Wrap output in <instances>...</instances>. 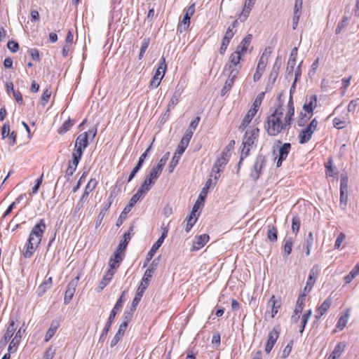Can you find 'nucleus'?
<instances>
[{
    "label": "nucleus",
    "mask_w": 359,
    "mask_h": 359,
    "mask_svg": "<svg viewBox=\"0 0 359 359\" xmlns=\"http://www.w3.org/2000/svg\"><path fill=\"white\" fill-rule=\"evenodd\" d=\"M300 221L299 219L296 216L293 217L292 220V230L294 233H297L299 229Z\"/></svg>",
    "instance_id": "56"
},
{
    "label": "nucleus",
    "mask_w": 359,
    "mask_h": 359,
    "mask_svg": "<svg viewBox=\"0 0 359 359\" xmlns=\"http://www.w3.org/2000/svg\"><path fill=\"white\" fill-rule=\"evenodd\" d=\"M46 229V224L43 219L34 226L26 244V250L22 252L24 257L30 258L33 255L41 241Z\"/></svg>",
    "instance_id": "2"
},
{
    "label": "nucleus",
    "mask_w": 359,
    "mask_h": 359,
    "mask_svg": "<svg viewBox=\"0 0 359 359\" xmlns=\"http://www.w3.org/2000/svg\"><path fill=\"white\" fill-rule=\"evenodd\" d=\"M88 133H83L80 134L75 142L74 151L72 153V156H74V162L77 161L78 158H81L83 150L88 145Z\"/></svg>",
    "instance_id": "8"
},
{
    "label": "nucleus",
    "mask_w": 359,
    "mask_h": 359,
    "mask_svg": "<svg viewBox=\"0 0 359 359\" xmlns=\"http://www.w3.org/2000/svg\"><path fill=\"white\" fill-rule=\"evenodd\" d=\"M50 95H51V90L50 89L47 88L43 91L42 97H41V104L43 106H45L48 103Z\"/></svg>",
    "instance_id": "54"
},
{
    "label": "nucleus",
    "mask_w": 359,
    "mask_h": 359,
    "mask_svg": "<svg viewBox=\"0 0 359 359\" xmlns=\"http://www.w3.org/2000/svg\"><path fill=\"white\" fill-rule=\"evenodd\" d=\"M125 294H126V292L123 291L122 292L121 297L118 298V299L116 302L114 308L112 309V310L109 314L108 320L102 330V332L101 334V338L105 337L107 334L108 332L109 331L111 323L115 318L116 315L118 313L119 310L122 308L123 304L125 301L124 300Z\"/></svg>",
    "instance_id": "7"
},
{
    "label": "nucleus",
    "mask_w": 359,
    "mask_h": 359,
    "mask_svg": "<svg viewBox=\"0 0 359 359\" xmlns=\"http://www.w3.org/2000/svg\"><path fill=\"white\" fill-rule=\"evenodd\" d=\"M279 337V329L273 327L268 334V339L265 346V352L269 353Z\"/></svg>",
    "instance_id": "14"
},
{
    "label": "nucleus",
    "mask_w": 359,
    "mask_h": 359,
    "mask_svg": "<svg viewBox=\"0 0 359 359\" xmlns=\"http://www.w3.org/2000/svg\"><path fill=\"white\" fill-rule=\"evenodd\" d=\"M166 69L165 60L164 57L161 59L159 67L156 70V72L150 82V86L151 88H157L163 78Z\"/></svg>",
    "instance_id": "11"
},
{
    "label": "nucleus",
    "mask_w": 359,
    "mask_h": 359,
    "mask_svg": "<svg viewBox=\"0 0 359 359\" xmlns=\"http://www.w3.org/2000/svg\"><path fill=\"white\" fill-rule=\"evenodd\" d=\"M264 55L265 54L263 53L262 55L261 56L257 64L255 73L254 74L253 80L255 82L260 79L264 71L265 70L267 63V58L264 59Z\"/></svg>",
    "instance_id": "18"
},
{
    "label": "nucleus",
    "mask_w": 359,
    "mask_h": 359,
    "mask_svg": "<svg viewBox=\"0 0 359 359\" xmlns=\"http://www.w3.org/2000/svg\"><path fill=\"white\" fill-rule=\"evenodd\" d=\"M198 208H199V203H198V201H196L195 203V204L194 205L192 211L187 219V226L185 228L186 232H189L191 230V229L193 227V226L194 225L197 218L196 217L195 219H194V217H196V212H197Z\"/></svg>",
    "instance_id": "26"
},
{
    "label": "nucleus",
    "mask_w": 359,
    "mask_h": 359,
    "mask_svg": "<svg viewBox=\"0 0 359 359\" xmlns=\"http://www.w3.org/2000/svg\"><path fill=\"white\" fill-rule=\"evenodd\" d=\"M15 330L16 327H15V322L14 320H12L9 323V325L1 340V342H3L4 344H6L7 341L9 339H11V338L13 337Z\"/></svg>",
    "instance_id": "30"
},
{
    "label": "nucleus",
    "mask_w": 359,
    "mask_h": 359,
    "mask_svg": "<svg viewBox=\"0 0 359 359\" xmlns=\"http://www.w3.org/2000/svg\"><path fill=\"white\" fill-rule=\"evenodd\" d=\"M181 156L182 155H179L177 154V152L175 151L172 160H171V162L170 163V165L168 166V172L170 173L172 172L175 168L177 166V165L178 164V162L181 158Z\"/></svg>",
    "instance_id": "50"
},
{
    "label": "nucleus",
    "mask_w": 359,
    "mask_h": 359,
    "mask_svg": "<svg viewBox=\"0 0 359 359\" xmlns=\"http://www.w3.org/2000/svg\"><path fill=\"white\" fill-rule=\"evenodd\" d=\"M230 69H231V71H230V73L229 74V76H228L227 79H231V81L234 82L236 78L237 77V76L238 74L239 68L238 67H232V68Z\"/></svg>",
    "instance_id": "58"
},
{
    "label": "nucleus",
    "mask_w": 359,
    "mask_h": 359,
    "mask_svg": "<svg viewBox=\"0 0 359 359\" xmlns=\"http://www.w3.org/2000/svg\"><path fill=\"white\" fill-rule=\"evenodd\" d=\"M255 0H246L241 14L239 15V20L244 22L248 17L250 11L252 10Z\"/></svg>",
    "instance_id": "25"
},
{
    "label": "nucleus",
    "mask_w": 359,
    "mask_h": 359,
    "mask_svg": "<svg viewBox=\"0 0 359 359\" xmlns=\"http://www.w3.org/2000/svg\"><path fill=\"white\" fill-rule=\"evenodd\" d=\"M74 160H75L74 156H72V161L69 163L68 168L66 170V176H67L68 177L73 175V174L74 173V172L76 170L77 165H78L81 158H78L77 161L76 163L74 162Z\"/></svg>",
    "instance_id": "40"
},
{
    "label": "nucleus",
    "mask_w": 359,
    "mask_h": 359,
    "mask_svg": "<svg viewBox=\"0 0 359 359\" xmlns=\"http://www.w3.org/2000/svg\"><path fill=\"white\" fill-rule=\"evenodd\" d=\"M284 243H285V244H284L283 254H284V256H288L289 255H290V253L292 252V244H293L292 238L290 237H286L284 239Z\"/></svg>",
    "instance_id": "46"
},
{
    "label": "nucleus",
    "mask_w": 359,
    "mask_h": 359,
    "mask_svg": "<svg viewBox=\"0 0 359 359\" xmlns=\"http://www.w3.org/2000/svg\"><path fill=\"white\" fill-rule=\"evenodd\" d=\"M72 126H73V123H72L70 119H68L67 121H65V123L62 124V126L58 130L59 134H60V135L65 134L70 129V128Z\"/></svg>",
    "instance_id": "52"
},
{
    "label": "nucleus",
    "mask_w": 359,
    "mask_h": 359,
    "mask_svg": "<svg viewBox=\"0 0 359 359\" xmlns=\"http://www.w3.org/2000/svg\"><path fill=\"white\" fill-rule=\"evenodd\" d=\"M280 93L278 97V104L274 111L267 117L265 129L267 134L270 136H276L278 134L287 132L292 126V121L287 119V116H284L281 109L283 102L280 100Z\"/></svg>",
    "instance_id": "1"
},
{
    "label": "nucleus",
    "mask_w": 359,
    "mask_h": 359,
    "mask_svg": "<svg viewBox=\"0 0 359 359\" xmlns=\"http://www.w3.org/2000/svg\"><path fill=\"white\" fill-rule=\"evenodd\" d=\"M183 92V88L182 86H180L179 85L177 86L176 90L171 97L167 107L166 113L170 112L171 109H173L176 104L178 103L179 100L180 98V96Z\"/></svg>",
    "instance_id": "19"
},
{
    "label": "nucleus",
    "mask_w": 359,
    "mask_h": 359,
    "mask_svg": "<svg viewBox=\"0 0 359 359\" xmlns=\"http://www.w3.org/2000/svg\"><path fill=\"white\" fill-rule=\"evenodd\" d=\"M332 300L331 298H327L323 304L316 309V318L319 319L321 318L330 309L332 304Z\"/></svg>",
    "instance_id": "24"
},
{
    "label": "nucleus",
    "mask_w": 359,
    "mask_h": 359,
    "mask_svg": "<svg viewBox=\"0 0 359 359\" xmlns=\"http://www.w3.org/2000/svg\"><path fill=\"white\" fill-rule=\"evenodd\" d=\"M10 133V125L7 123H4L1 129V135L4 139L8 137Z\"/></svg>",
    "instance_id": "63"
},
{
    "label": "nucleus",
    "mask_w": 359,
    "mask_h": 359,
    "mask_svg": "<svg viewBox=\"0 0 359 359\" xmlns=\"http://www.w3.org/2000/svg\"><path fill=\"white\" fill-rule=\"evenodd\" d=\"M292 345H293V341L291 340L287 344V345L285 347V348L283 351V358H286L290 355V353L292 351Z\"/></svg>",
    "instance_id": "62"
},
{
    "label": "nucleus",
    "mask_w": 359,
    "mask_h": 359,
    "mask_svg": "<svg viewBox=\"0 0 359 359\" xmlns=\"http://www.w3.org/2000/svg\"><path fill=\"white\" fill-rule=\"evenodd\" d=\"M264 95V93H262L257 95V97H256L255 100L254 101L251 108L257 109V111H258L259 107L262 102Z\"/></svg>",
    "instance_id": "57"
},
{
    "label": "nucleus",
    "mask_w": 359,
    "mask_h": 359,
    "mask_svg": "<svg viewBox=\"0 0 359 359\" xmlns=\"http://www.w3.org/2000/svg\"><path fill=\"white\" fill-rule=\"evenodd\" d=\"M159 262V257L154 259L151 264L149 266L148 269L144 272V276L142 278V280L141 281L140 285L137 290V292L136 294H140V300L141 299L142 294L144 292V290L147 289L149 279L152 277L154 271H156L157 266Z\"/></svg>",
    "instance_id": "6"
},
{
    "label": "nucleus",
    "mask_w": 359,
    "mask_h": 359,
    "mask_svg": "<svg viewBox=\"0 0 359 359\" xmlns=\"http://www.w3.org/2000/svg\"><path fill=\"white\" fill-rule=\"evenodd\" d=\"M346 347V344L344 342H339L338 343L331 354L332 355V358H339L341 353L344 351Z\"/></svg>",
    "instance_id": "41"
},
{
    "label": "nucleus",
    "mask_w": 359,
    "mask_h": 359,
    "mask_svg": "<svg viewBox=\"0 0 359 359\" xmlns=\"http://www.w3.org/2000/svg\"><path fill=\"white\" fill-rule=\"evenodd\" d=\"M21 338H22V329L20 328L15 334V337L10 342V344L8 347V351L15 352L17 349L16 347L19 344V342H20Z\"/></svg>",
    "instance_id": "33"
},
{
    "label": "nucleus",
    "mask_w": 359,
    "mask_h": 359,
    "mask_svg": "<svg viewBox=\"0 0 359 359\" xmlns=\"http://www.w3.org/2000/svg\"><path fill=\"white\" fill-rule=\"evenodd\" d=\"M234 82L231 81V79H226L223 88L221 90V95H225L232 88Z\"/></svg>",
    "instance_id": "53"
},
{
    "label": "nucleus",
    "mask_w": 359,
    "mask_h": 359,
    "mask_svg": "<svg viewBox=\"0 0 359 359\" xmlns=\"http://www.w3.org/2000/svg\"><path fill=\"white\" fill-rule=\"evenodd\" d=\"M349 318V313L347 311L344 316H341L337 321V327L342 330L346 325Z\"/></svg>",
    "instance_id": "49"
},
{
    "label": "nucleus",
    "mask_w": 359,
    "mask_h": 359,
    "mask_svg": "<svg viewBox=\"0 0 359 359\" xmlns=\"http://www.w3.org/2000/svg\"><path fill=\"white\" fill-rule=\"evenodd\" d=\"M170 152H166L160 159L156 166L154 167L151 170L154 173V177H159L162 172L163 168L168 160Z\"/></svg>",
    "instance_id": "22"
},
{
    "label": "nucleus",
    "mask_w": 359,
    "mask_h": 359,
    "mask_svg": "<svg viewBox=\"0 0 359 359\" xmlns=\"http://www.w3.org/2000/svg\"><path fill=\"white\" fill-rule=\"evenodd\" d=\"M294 114V104H293L292 95H290V99H289V101H288L287 105V111H286V114L285 116L287 117L288 120L290 119L292 121Z\"/></svg>",
    "instance_id": "44"
},
{
    "label": "nucleus",
    "mask_w": 359,
    "mask_h": 359,
    "mask_svg": "<svg viewBox=\"0 0 359 359\" xmlns=\"http://www.w3.org/2000/svg\"><path fill=\"white\" fill-rule=\"evenodd\" d=\"M59 325L60 323L57 320L52 321L50 326L45 335V341H48L54 336Z\"/></svg>",
    "instance_id": "36"
},
{
    "label": "nucleus",
    "mask_w": 359,
    "mask_h": 359,
    "mask_svg": "<svg viewBox=\"0 0 359 359\" xmlns=\"http://www.w3.org/2000/svg\"><path fill=\"white\" fill-rule=\"evenodd\" d=\"M195 12V5L192 4L189 6L185 11V14L184 15V18L181 21L180 27L178 29H183L184 30H186L188 29L189 24H190V19L191 16L194 15Z\"/></svg>",
    "instance_id": "16"
},
{
    "label": "nucleus",
    "mask_w": 359,
    "mask_h": 359,
    "mask_svg": "<svg viewBox=\"0 0 359 359\" xmlns=\"http://www.w3.org/2000/svg\"><path fill=\"white\" fill-rule=\"evenodd\" d=\"M317 105V96L316 95H313L310 96L309 98H306V103L303 106V109L308 112L309 118H311L313 115V111Z\"/></svg>",
    "instance_id": "17"
},
{
    "label": "nucleus",
    "mask_w": 359,
    "mask_h": 359,
    "mask_svg": "<svg viewBox=\"0 0 359 359\" xmlns=\"http://www.w3.org/2000/svg\"><path fill=\"white\" fill-rule=\"evenodd\" d=\"M229 161L228 154L223 151L221 154V156L217 159L215 164L212 166L210 177H212L213 174L217 172V174L220 173L224 169L225 165H226Z\"/></svg>",
    "instance_id": "12"
},
{
    "label": "nucleus",
    "mask_w": 359,
    "mask_h": 359,
    "mask_svg": "<svg viewBox=\"0 0 359 359\" xmlns=\"http://www.w3.org/2000/svg\"><path fill=\"white\" fill-rule=\"evenodd\" d=\"M212 185V179L210 178L207 180L205 187L202 189V191H201L198 198L197 200L198 203H199V207L201 205H203V201L206 197L208 190L210 189V187Z\"/></svg>",
    "instance_id": "34"
},
{
    "label": "nucleus",
    "mask_w": 359,
    "mask_h": 359,
    "mask_svg": "<svg viewBox=\"0 0 359 359\" xmlns=\"http://www.w3.org/2000/svg\"><path fill=\"white\" fill-rule=\"evenodd\" d=\"M113 200H114V196H113L112 194H111L108 198L107 203H106L104 204V207L102 208V210L100 211V212L98 215V218L100 219V221L103 219L106 212L110 208Z\"/></svg>",
    "instance_id": "48"
},
{
    "label": "nucleus",
    "mask_w": 359,
    "mask_h": 359,
    "mask_svg": "<svg viewBox=\"0 0 359 359\" xmlns=\"http://www.w3.org/2000/svg\"><path fill=\"white\" fill-rule=\"evenodd\" d=\"M7 47L12 53H15L19 49L18 43L14 41H8L7 43Z\"/></svg>",
    "instance_id": "61"
},
{
    "label": "nucleus",
    "mask_w": 359,
    "mask_h": 359,
    "mask_svg": "<svg viewBox=\"0 0 359 359\" xmlns=\"http://www.w3.org/2000/svg\"><path fill=\"white\" fill-rule=\"evenodd\" d=\"M209 241V236L208 234H202L196 236L193 246L191 249V251L198 250L205 245V244Z\"/></svg>",
    "instance_id": "23"
},
{
    "label": "nucleus",
    "mask_w": 359,
    "mask_h": 359,
    "mask_svg": "<svg viewBox=\"0 0 359 359\" xmlns=\"http://www.w3.org/2000/svg\"><path fill=\"white\" fill-rule=\"evenodd\" d=\"M318 270L316 269L315 267H313L310 271L309 276L308 280L306 281V284L308 285H309V287L311 286L313 287V286L316 282V280L318 277Z\"/></svg>",
    "instance_id": "47"
},
{
    "label": "nucleus",
    "mask_w": 359,
    "mask_h": 359,
    "mask_svg": "<svg viewBox=\"0 0 359 359\" xmlns=\"http://www.w3.org/2000/svg\"><path fill=\"white\" fill-rule=\"evenodd\" d=\"M259 134V129L258 128H253L250 130H247L243 139V149L241 150V158L238 162V167L241 164L244 158H245L250 154V149L255 144V141L257 140Z\"/></svg>",
    "instance_id": "5"
},
{
    "label": "nucleus",
    "mask_w": 359,
    "mask_h": 359,
    "mask_svg": "<svg viewBox=\"0 0 359 359\" xmlns=\"http://www.w3.org/2000/svg\"><path fill=\"white\" fill-rule=\"evenodd\" d=\"M257 109L255 108H250V110L248 111L247 114L243 118L241 124L239 126V129L244 130L248 125L251 122L253 117L257 114Z\"/></svg>",
    "instance_id": "29"
},
{
    "label": "nucleus",
    "mask_w": 359,
    "mask_h": 359,
    "mask_svg": "<svg viewBox=\"0 0 359 359\" xmlns=\"http://www.w3.org/2000/svg\"><path fill=\"white\" fill-rule=\"evenodd\" d=\"M191 130H186L184 136L182 137L176 152L179 155H182V154L184 152L186 148L188 147L189 143L191 139Z\"/></svg>",
    "instance_id": "20"
},
{
    "label": "nucleus",
    "mask_w": 359,
    "mask_h": 359,
    "mask_svg": "<svg viewBox=\"0 0 359 359\" xmlns=\"http://www.w3.org/2000/svg\"><path fill=\"white\" fill-rule=\"evenodd\" d=\"M163 243H161L160 241H156V243L152 245L151 248L149 251V252L147 255L145 263L144 264V266H146L149 262L151 260L154 255L156 254V251L158 250V248L161 246Z\"/></svg>",
    "instance_id": "37"
},
{
    "label": "nucleus",
    "mask_w": 359,
    "mask_h": 359,
    "mask_svg": "<svg viewBox=\"0 0 359 359\" xmlns=\"http://www.w3.org/2000/svg\"><path fill=\"white\" fill-rule=\"evenodd\" d=\"M305 297L306 294L304 293L299 296L294 310V313L296 314H300L302 312L304 306Z\"/></svg>",
    "instance_id": "39"
},
{
    "label": "nucleus",
    "mask_w": 359,
    "mask_h": 359,
    "mask_svg": "<svg viewBox=\"0 0 359 359\" xmlns=\"http://www.w3.org/2000/svg\"><path fill=\"white\" fill-rule=\"evenodd\" d=\"M158 178V177H154V173L150 172L137 191L132 196L129 203L123 209V213L128 214L136 203L144 197L147 192L151 189V186L155 184Z\"/></svg>",
    "instance_id": "3"
},
{
    "label": "nucleus",
    "mask_w": 359,
    "mask_h": 359,
    "mask_svg": "<svg viewBox=\"0 0 359 359\" xmlns=\"http://www.w3.org/2000/svg\"><path fill=\"white\" fill-rule=\"evenodd\" d=\"M345 238H346V235L344 233H340L336 239V241L334 243V248L336 249H339L341 243L344 241Z\"/></svg>",
    "instance_id": "60"
},
{
    "label": "nucleus",
    "mask_w": 359,
    "mask_h": 359,
    "mask_svg": "<svg viewBox=\"0 0 359 359\" xmlns=\"http://www.w3.org/2000/svg\"><path fill=\"white\" fill-rule=\"evenodd\" d=\"M334 126L337 129H342L345 127V121H341L338 118H335L333 120Z\"/></svg>",
    "instance_id": "64"
},
{
    "label": "nucleus",
    "mask_w": 359,
    "mask_h": 359,
    "mask_svg": "<svg viewBox=\"0 0 359 359\" xmlns=\"http://www.w3.org/2000/svg\"><path fill=\"white\" fill-rule=\"evenodd\" d=\"M113 269H114L110 268L106 272V273L104 276V277L102 278V280L100 282L99 287H100V290H103L109 283V282L112 279V278L114 275V271H113Z\"/></svg>",
    "instance_id": "32"
},
{
    "label": "nucleus",
    "mask_w": 359,
    "mask_h": 359,
    "mask_svg": "<svg viewBox=\"0 0 359 359\" xmlns=\"http://www.w3.org/2000/svg\"><path fill=\"white\" fill-rule=\"evenodd\" d=\"M22 198V196H20L18 197L14 202H13L7 208V210L4 213L3 217H7L13 210V208L15 206L16 203H20V200Z\"/></svg>",
    "instance_id": "55"
},
{
    "label": "nucleus",
    "mask_w": 359,
    "mask_h": 359,
    "mask_svg": "<svg viewBox=\"0 0 359 359\" xmlns=\"http://www.w3.org/2000/svg\"><path fill=\"white\" fill-rule=\"evenodd\" d=\"M281 306V302L280 300L276 299L274 295H272L270 299L267 303V307L271 309V318H274V316L278 312V309Z\"/></svg>",
    "instance_id": "27"
},
{
    "label": "nucleus",
    "mask_w": 359,
    "mask_h": 359,
    "mask_svg": "<svg viewBox=\"0 0 359 359\" xmlns=\"http://www.w3.org/2000/svg\"><path fill=\"white\" fill-rule=\"evenodd\" d=\"M79 279V277L77 276L75 279L71 280L69 283V284L67 285V288L65 291V298H64V302L65 304H69V302L72 300V299L74 294V292L76 291V287L77 286Z\"/></svg>",
    "instance_id": "15"
},
{
    "label": "nucleus",
    "mask_w": 359,
    "mask_h": 359,
    "mask_svg": "<svg viewBox=\"0 0 359 359\" xmlns=\"http://www.w3.org/2000/svg\"><path fill=\"white\" fill-rule=\"evenodd\" d=\"M358 275L359 264H357L348 274L344 277V280L346 283H350Z\"/></svg>",
    "instance_id": "42"
},
{
    "label": "nucleus",
    "mask_w": 359,
    "mask_h": 359,
    "mask_svg": "<svg viewBox=\"0 0 359 359\" xmlns=\"http://www.w3.org/2000/svg\"><path fill=\"white\" fill-rule=\"evenodd\" d=\"M126 329L127 328L126 327V324H121L119 325V327H118V330L117 332L116 333L115 336L114 337V338L111 341V347L116 346L118 343V341H120L121 338L124 334Z\"/></svg>",
    "instance_id": "35"
},
{
    "label": "nucleus",
    "mask_w": 359,
    "mask_h": 359,
    "mask_svg": "<svg viewBox=\"0 0 359 359\" xmlns=\"http://www.w3.org/2000/svg\"><path fill=\"white\" fill-rule=\"evenodd\" d=\"M317 126L318 121L316 118H313L306 128L300 131L298 136L299 142L300 144H305L311 140Z\"/></svg>",
    "instance_id": "9"
},
{
    "label": "nucleus",
    "mask_w": 359,
    "mask_h": 359,
    "mask_svg": "<svg viewBox=\"0 0 359 359\" xmlns=\"http://www.w3.org/2000/svg\"><path fill=\"white\" fill-rule=\"evenodd\" d=\"M348 199V180L346 177L341 179L340 184V203H344V206L346 205Z\"/></svg>",
    "instance_id": "21"
},
{
    "label": "nucleus",
    "mask_w": 359,
    "mask_h": 359,
    "mask_svg": "<svg viewBox=\"0 0 359 359\" xmlns=\"http://www.w3.org/2000/svg\"><path fill=\"white\" fill-rule=\"evenodd\" d=\"M266 160L264 156L259 154L256 157L253 168L250 172V177L255 181L257 180L262 172L263 168L265 167Z\"/></svg>",
    "instance_id": "10"
},
{
    "label": "nucleus",
    "mask_w": 359,
    "mask_h": 359,
    "mask_svg": "<svg viewBox=\"0 0 359 359\" xmlns=\"http://www.w3.org/2000/svg\"><path fill=\"white\" fill-rule=\"evenodd\" d=\"M140 294H136L131 304V306L129 311H126L123 316V321L121 324H126L127 328L128 323L132 320L133 313L136 310V307L140 302Z\"/></svg>",
    "instance_id": "13"
},
{
    "label": "nucleus",
    "mask_w": 359,
    "mask_h": 359,
    "mask_svg": "<svg viewBox=\"0 0 359 359\" xmlns=\"http://www.w3.org/2000/svg\"><path fill=\"white\" fill-rule=\"evenodd\" d=\"M314 238L312 231H310L304 239L303 248L306 249V255L309 256L313 244Z\"/></svg>",
    "instance_id": "31"
},
{
    "label": "nucleus",
    "mask_w": 359,
    "mask_h": 359,
    "mask_svg": "<svg viewBox=\"0 0 359 359\" xmlns=\"http://www.w3.org/2000/svg\"><path fill=\"white\" fill-rule=\"evenodd\" d=\"M200 121V117L196 116L190 123L189 128L187 130H191V136H193L194 131L196 130Z\"/></svg>",
    "instance_id": "59"
},
{
    "label": "nucleus",
    "mask_w": 359,
    "mask_h": 359,
    "mask_svg": "<svg viewBox=\"0 0 359 359\" xmlns=\"http://www.w3.org/2000/svg\"><path fill=\"white\" fill-rule=\"evenodd\" d=\"M291 149V144L290 143H284L279 149L278 151V156L281 157V158H285L287 157Z\"/></svg>",
    "instance_id": "45"
},
{
    "label": "nucleus",
    "mask_w": 359,
    "mask_h": 359,
    "mask_svg": "<svg viewBox=\"0 0 359 359\" xmlns=\"http://www.w3.org/2000/svg\"><path fill=\"white\" fill-rule=\"evenodd\" d=\"M278 230L277 228L273 225L268 226L267 238L271 242H276L278 239L277 236Z\"/></svg>",
    "instance_id": "43"
},
{
    "label": "nucleus",
    "mask_w": 359,
    "mask_h": 359,
    "mask_svg": "<svg viewBox=\"0 0 359 359\" xmlns=\"http://www.w3.org/2000/svg\"><path fill=\"white\" fill-rule=\"evenodd\" d=\"M252 39V35L248 34L240 43V44L236 48V51H238L240 53L244 55L247 51L249 45L251 43Z\"/></svg>",
    "instance_id": "28"
},
{
    "label": "nucleus",
    "mask_w": 359,
    "mask_h": 359,
    "mask_svg": "<svg viewBox=\"0 0 359 359\" xmlns=\"http://www.w3.org/2000/svg\"><path fill=\"white\" fill-rule=\"evenodd\" d=\"M243 54L240 53L238 51H235L230 55V62L231 64L229 65V69H231L232 67H238L239 65L240 60L241 59V56Z\"/></svg>",
    "instance_id": "38"
},
{
    "label": "nucleus",
    "mask_w": 359,
    "mask_h": 359,
    "mask_svg": "<svg viewBox=\"0 0 359 359\" xmlns=\"http://www.w3.org/2000/svg\"><path fill=\"white\" fill-rule=\"evenodd\" d=\"M97 184V181L95 179H90L85 187L84 193L90 194Z\"/></svg>",
    "instance_id": "51"
},
{
    "label": "nucleus",
    "mask_w": 359,
    "mask_h": 359,
    "mask_svg": "<svg viewBox=\"0 0 359 359\" xmlns=\"http://www.w3.org/2000/svg\"><path fill=\"white\" fill-rule=\"evenodd\" d=\"M134 226H130L128 232H126L123 238L121 240L117 246L116 250L114 253V257H111L109 261V266L111 269H117L120 263L123 260L121 253L126 250L128 243L131 239V233L133 234Z\"/></svg>",
    "instance_id": "4"
}]
</instances>
